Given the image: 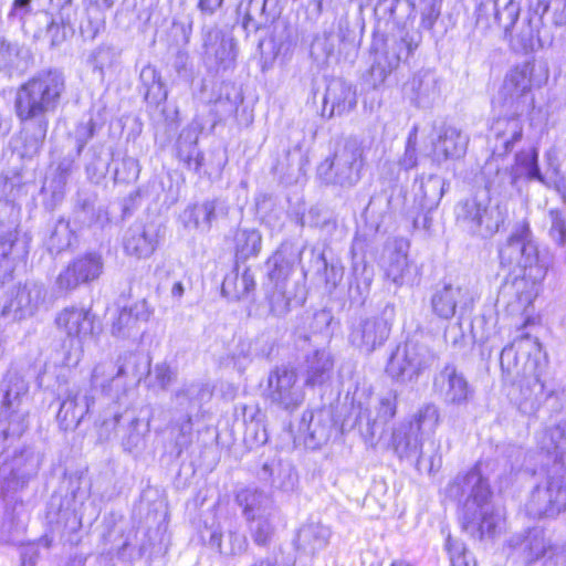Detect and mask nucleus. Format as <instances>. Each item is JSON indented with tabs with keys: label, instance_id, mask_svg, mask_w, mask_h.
<instances>
[{
	"label": "nucleus",
	"instance_id": "obj_34",
	"mask_svg": "<svg viewBox=\"0 0 566 566\" xmlns=\"http://www.w3.org/2000/svg\"><path fill=\"white\" fill-rule=\"evenodd\" d=\"M220 213H226L221 202L217 199H207L188 206L180 218L186 228L208 232Z\"/></svg>",
	"mask_w": 566,
	"mask_h": 566
},
{
	"label": "nucleus",
	"instance_id": "obj_9",
	"mask_svg": "<svg viewBox=\"0 0 566 566\" xmlns=\"http://www.w3.org/2000/svg\"><path fill=\"white\" fill-rule=\"evenodd\" d=\"M437 360L434 352L415 340L397 346L386 366L387 375L396 382L408 385L416 382L420 375Z\"/></svg>",
	"mask_w": 566,
	"mask_h": 566
},
{
	"label": "nucleus",
	"instance_id": "obj_31",
	"mask_svg": "<svg viewBox=\"0 0 566 566\" xmlns=\"http://www.w3.org/2000/svg\"><path fill=\"white\" fill-rule=\"evenodd\" d=\"M523 123L520 116L501 117L493 122L490 129V140H494L493 154L505 156L514 144L522 139Z\"/></svg>",
	"mask_w": 566,
	"mask_h": 566
},
{
	"label": "nucleus",
	"instance_id": "obj_54",
	"mask_svg": "<svg viewBox=\"0 0 566 566\" xmlns=\"http://www.w3.org/2000/svg\"><path fill=\"white\" fill-rule=\"evenodd\" d=\"M32 1L33 0H13L8 13V20L11 23H18L25 34L29 33L28 22L32 18L42 20L41 14L43 12H35Z\"/></svg>",
	"mask_w": 566,
	"mask_h": 566
},
{
	"label": "nucleus",
	"instance_id": "obj_21",
	"mask_svg": "<svg viewBox=\"0 0 566 566\" xmlns=\"http://www.w3.org/2000/svg\"><path fill=\"white\" fill-rule=\"evenodd\" d=\"M39 465L38 457L30 450H23L19 454H14L11 460L4 461L0 465L2 490L11 492L23 488L36 474Z\"/></svg>",
	"mask_w": 566,
	"mask_h": 566
},
{
	"label": "nucleus",
	"instance_id": "obj_18",
	"mask_svg": "<svg viewBox=\"0 0 566 566\" xmlns=\"http://www.w3.org/2000/svg\"><path fill=\"white\" fill-rule=\"evenodd\" d=\"M433 389L440 399L451 407H463L474 396L467 377L453 364H447L433 379Z\"/></svg>",
	"mask_w": 566,
	"mask_h": 566
},
{
	"label": "nucleus",
	"instance_id": "obj_56",
	"mask_svg": "<svg viewBox=\"0 0 566 566\" xmlns=\"http://www.w3.org/2000/svg\"><path fill=\"white\" fill-rule=\"evenodd\" d=\"M515 163L521 167L530 180H537L545 184L544 176L538 167V151L535 148L518 151L515 155Z\"/></svg>",
	"mask_w": 566,
	"mask_h": 566
},
{
	"label": "nucleus",
	"instance_id": "obj_2",
	"mask_svg": "<svg viewBox=\"0 0 566 566\" xmlns=\"http://www.w3.org/2000/svg\"><path fill=\"white\" fill-rule=\"evenodd\" d=\"M140 359L139 355L125 352L117 359L98 361L91 374L90 390L73 385L63 394L56 415L60 428L64 431L74 430L86 415L94 412L96 401L92 392L96 389L102 392L98 400H127V378L138 374Z\"/></svg>",
	"mask_w": 566,
	"mask_h": 566
},
{
	"label": "nucleus",
	"instance_id": "obj_7",
	"mask_svg": "<svg viewBox=\"0 0 566 566\" xmlns=\"http://www.w3.org/2000/svg\"><path fill=\"white\" fill-rule=\"evenodd\" d=\"M501 369L506 380L517 382L521 398L520 407L526 411H535L549 397L555 395L554 389H547L542 380L538 363L527 357L522 368L515 352V343L505 346L500 356Z\"/></svg>",
	"mask_w": 566,
	"mask_h": 566
},
{
	"label": "nucleus",
	"instance_id": "obj_53",
	"mask_svg": "<svg viewBox=\"0 0 566 566\" xmlns=\"http://www.w3.org/2000/svg\"><path fill=\"white\" fill-rule=\"evenodd\" d=\"M209 545L226 556L242 555L249 547L247 537L238 532H229L227 546L222 544V535L213 532L210 535Z\"/></svg>",
	"mask_w": 566,
	"mask_h": 566
},
{
	"label": "nucleus",
	"instance_id": "obj_10",
	"mask_svg": "<svg viewBox=\"0 0 566 566\" xmlns=\"http://www.w3.org/2000/svg\"><path fill=\"white\" fill-rule=\"evenodd\" d=\"M364 166V148L356 138H349L338 147L332 158H327L318 167L319 176L331 184L340 187H353L361 178Z\"/></svg>",
	"mask_w": 566,
	"mask_h": 566
},
{
	"label": "nucleus",
	"instance_id": "obj_16",
	"mask_svg": "<svg viewBox=\"0 0 566 566\" xmlns=\"http://www.w3.org/2000/svg\"><path fill=\"white\" fill-rule=\"evenodd\" d=\"M266 392L272 405L286 411L298 408L304 400L297 373L287 366L276 367L269 374Z\"/></svg>",
	"mask_w": 566,
	"mask_h": 566
},
{
	"label": "nucleus",
	"instance_id": "obj_30",
	"mask_svg": "<svg viewBox=\"0 0 566 566\" xmlns=\"http://www.w3.org/2000/svg\"><path fill=\"white\" fill-rule=\"evenodd\" d=\"M212 396L208 384L202 381H190L182 384L176 389L171 397L174 409L180 415H197L203 402Z\"/></svg>",
	"mask_w": 566,
	"mask_h": 566
},
{
	"label": "nucleus",
	"instance_id": "obj_17",
	"mask_svg": "<svg viewBox=\"0 0 566 566\" xmlns=\"http://www.w3.org/2000/svg\"><path fill=\"white\" fill-rule=\"evenodd\" d=\"M104 263L102 255L88 252L75 258L60 272L55 284L60 292L70 293L78 286L97 280L103 273Z\"/></svg>",
	"mask_w": 566,
	"mask_h": 566
},
{
	"label": "nucleus",
	"instance_id": "obj_48",
	"mask_svg": "<svg viewBox=\"0 0 566 566\" xmlns=\"http://www.w3.org/2000/svg\"><path fill=\"white\" fill-rule=\"evenodd\" d=\"M439 421L440 413L438 407L433 403H427L418 409L408 424L424 440L434 434Z\"/></svg>",
	"mask_w": 566,
	"mask_h": 566
},
{
	"label": "nucleus",
	"instance_id": "obj_45",
	"mask_svg": "<svg viewBox=\"0 0 566 566\" xmlns=\"http://www.w3.org/2000/svg\"><path fill=\"white\" fill-rule=\"evenodd\" d=\"M322 416V412L314 415L312 411H305L300 424V431L306 433V439L313 448L325 443L331 437L332 426L329 421H323Z\"/></svg>",
	"mask_w": 566,
	"mask_h": 566
},
{
	"label": "nucleus",
	"instance_id": "obj_55",
	"mask_svg": "<svg viewBox=\"0 0 566 566\" xmlns=\"http://www.w3.org/2000/svg\"><path fill=\"white\" fill-rule=\"evenodd\" d=\"M72 239L73 231L70 228V222L60 219L48 239V249L51 253L57 254L71 245Z\"/></svg>",
	"mask_w": 566,
	"mask_h": 566
},
{
	"label": "nucleus",
	"instance_id": "obj_63",
	"mask_svg": "<svg viewBox=\"0 0 566 566\" xmlns=\"http://www.w3.org/2000/svg\"><path fill=\"white\" fill-rule=\"evenodd\" d=\"M446 547L450 555L451 566H476V560L461 542L448 537Z\"/></svg>",
	"mask_w": 566,
	"mask_h": 566
},
{
	"label": "nucleus",
	"instance_id": "obj_61",
	"mask_svg": "<svg viewBox=\"0 0 566 566\" xmlns=\"http://www.w3.org/2000/svg\"><path fill=\"white\" fill-rule=\"evenodd\" d=\"M126 420L128 421V428L127 433L122 439V444L126 451L133 452L144 446V433L138 429L140 421L135 415L128 413Z\"/></svg>",
	"mask_w": 566,
	"mask_h": 566
},
{
	"label": "nucleus",
	"instance_id": "obj_11",
	"mask_svg": "<svg viewBox=\"0 0 566 566\" xmlns=\"http://www.w3.org/2000/svg\"><path fill=\"white\" fill-rule=\"evenodd\" d=\"M395 317V305L388 303L378 315L355 318L349 326V343L366 355L374 353L387 342Z\"/></svg>",
	"mask_w": 566,
	"mask_h": 566
},
{
	"label": "nucleus",
	"instance_id": "obj_29",
	"mask_svg": "<svg viewBox=\"0 0 566 566\" xmlns=\"http://www.w3.org/2000/svg\"><path fill=\"white\" fill-rule=\"evenodd\" d=\"M406 97L417 107L428 108L439 96L438 81L430 70L417 72L405 85Z\"/></svg>",
	"mask_w": 566,
	"mask_h": 566
},
{
	"label": "nucleus",
	"instance_id": "obj_8",
	"mask_svg": "<svg viewBox=\"0 0 566 566\" xmlns=\"http://www.w3.org/2000/svg\"><path fill=\"white\" fill-rule=\"evenodd\" d=\"M353 410L356 412L355 424L358 427L366 441H373L375 437L381 436L387 424L397 413V394L388 391L375 399L356 392L353 398Z\"/></svg>",
	"mask_w": 566,
	"mask_h": 566
},
{
	"label": "nucleus",
	"instance_id": "obj_15",
	"mask_svg": "<svg viewBox=\"0 0 566 566\" xmlns=\"http://www.w3.org/2000/svg\"><path fill=\"white\" fill-rule=\"evenodd\" d=\"M28 394L27 382L12 375L7 377L0 388V423L10 421L12 436H21L27 429L28 409L24 399Z\"/></svg>",
	"mask_w": 566,
	"mask_h": 566
},
{
	"label": "nucleus",
	"instance_id": "obj_28",
	"mask_svg": "<svg viewBox=\"0 0 566 566\" xmlns=\"http://www.w3.org/2000/svg\"><path fill=\"white\" fill-rule=\"evenodd\" d=\"M32 63L33 55L27 45L0 36V73L9 78L21 76Z\"/></svg>",
	"mask_w": 566,
	"mask_h": 566
},
{
	"label": "nucleus",
	"instance_id": "obj_46",
	"mask_svg": "<svg viewBox=\"0 0 566 566\" xmlns=\"http://www.w3.org/2000/svg\"><path fill=\"white\" fill-rule=\"evenodd\" d=\"M255 289L253 273L245 269L241 274L232 272L228 274L222 282V294L231 300H241L247 297Z\"/></svg>",
	"mask_w": 566,
	"mask_h": 566
},
{
	"label": "nucleus",
	"instance_id": "obj_64",
	"mask_svg": "<svg viewBox=\"0 0 566 566\" xmlns=\"http://www.w3.org/2000/svg\"><path fill=\"white\" fill-rule=\"evenodd\" d=\"M207 59L213 60L214 64L223 69H228L235 59L233 40L224 38Z\"/></svg>",
	"mask_w": 566,
	"mask_h": 566
},
{
	"label": "nucleus",
	"instance_id": "obj_1",
	"mask_svg": "<svg viewBox=\"0 0 566 566\" xmlns=\"http://www.w3.org/2000/svg\"><path fill=\"white\" fill-rule=\"evenodd\" d=\"M65 92V76L57 69L41 70L17 88L14 112L22 124L21 157L39 154L48 134L49 116L59 109Z\"/></svg>",
	"mask_w": 566,
	"mask_h": 566
},
{
	"label": "nucleus",
	"instance_id": "obj_38",
	"mask_svg": "<svg viewBox=\"0 0 566 566\" xmlns=\"http://www.w3.org/2000/svg\"><path fill=\"white\" fill-rule=\"evenodd\" d=\"M235 502L241 507L245 522L277 511L271 496L256 489L240 490Z\"/></svg>",
	"mask_w": 566,
	"mask_h": 566
},
{
	"label": "nucleus",
	"instance_id": "obj_50",
	"mask_svg": "<svg viewBox=\"0 0 566 566\" xmlns=\"http://www.w3.org/2000/svg\"><path fill=\"white\" fill-rule=\"evenodd\" d=\"M233 242L237 258L247 260L259 254L262 237L255 229H238L234 233Z\"/></svg>",
	"mask_w": 566,
	"mask_h": 566
},
{
	"label": "nucleus",
	"instance_id": "obj_43",
	"mask_svg": "<svg viewBox=\"0 0 566 566\" xmlns=\"http://www.w3.org/2000/svg\"><path fill=\"white\" fill-rule=\"evenodd\" d=\"M30 180L20 170L0 175V203L14 208V203L28 195Z\"/></svg>",
	"mask_w": 566,
	"mask_h": 566
},
{
	"label": "nucleus",
	"instance_id": "obj_33",
	"mask_svg": "<svg viewBox=\"0 0 566 566\" xmlns=\"http://www.w3.org/2000/svg\"><path fill=\"white\" fill-rule=\"evenodd\" d=\"M203 130V124L193 118L180 133L177 147L178 157L187 167L198 172L203 163V154L198 149L199 136Z\"/></svg>",
	"mask_w": 566,
	"mask_h": 566
},
{
	"label": "nucleus",
	"instance_id": "obj_52",
	"mask_svg": "<svg viewBox=\"0 0 566 566\" xmlns=\"http://www.w3.org/2000/svg\"><path fill=\"white\" fill-rule=\"evenodd\" d=\"M266 265L270 283L279 287H285L286 281L293 271V263L285 258L282 249H279L269 258Z\"/></svg>",
	"mask_w": 566,
	"mask_h": 566
},
{
	"label": "nucleus",
	"instance_id": "obj_42",
	"mask_svg": "<svg viewBox=\"0 0 566 566\" xmlns=\"http://www.w3.org/2000/svg\"><path fill=\"white\" fill-rule=\"evenodd\" d=\"M392 448L400 459L420 462L423 439L407 424H401L392 433Z\"/></svg>",
	"mask_w": 566,
	"mask_h": 566
},
{
	"label": "nucleus",
	"instance_id": "obj_6",
	"mask_svg": "<svg viewBox=\"0 0 566 566\" xmlns=\"http://www.w3.org/2000/svg\"><path fill=\"white\" fill-rule=\"evenodd\" d=\"M520 3L515 0H482L476 7V27L489 30L499 25L514 50H527L533 44L531 19L518 21Z\"/></svg>",
	"mask_w": 566,
	"mask_h": 566
},
{
	"label": "nucleus",
	"instance_id": "obj_57",
	"mask_svg": "<svg viewBox=\"0 0 566 566\" xmlns=\"http://www.w3.org/2000/svg\"><path fill=\"white\" fill-rule=\"evenodd\" d=\"M71 163L63 161L57 167V175L42 187L43 192L51 191L54 205L61 202L64 198V188L71 170Z\"/></svg>",
	"mask_w": 566,
	"mask_h": 566
},
{
	"label": "nucleus",
	"instance_id": "obj_62",
	"mask_svg": "<svg viewBox=\"0 0 566 566\" xmlns=\"http://www.w3.org/2000/svg\"><path fill=\"white\" fill-rule=\"evenodd\" d=\"M355 285L360 295L368 294L374 281V268L364 260L355 261L353 264Z\"/></svg>",
	"mask_w": 566,
	"mask_h": 566
},
{
	"label": "nucleus",
	"instance_id": "obj_24",
	"mask_svg": "<svg viewBox=\"0 0 566 566\" xmlns=\"http://www.w3.org/2000/svg\"><path fill=\"white\" fill-rule=\"evenodd\" d=\"M160 224L156 222H135L124 235V250L137 259L149 258L158 248Z\"/></svg>",
	"mask_w": 566,
	"mask_h": 566
},
{
	"label": "nucleus",
	"instance_id": "obj_36",
	"mask_svg": "<svg viewBox=\"0 0 566 566\" xmlns=\"http://www.w3.org/2000/svg\"><path fill=\"white\" fill-rule=\"evenodd\" d=\"M416 269L408 259V244L403 241L396 242L385 263L386 279L396 286H402L413 281Z\"/></svg>",
	"mask_w": 566,
	"mask_h": 566
},
{
	"label": "nucleus",
	"instance_id": "obj_26",
	"mask_svg": "<svg viewBox=\"0 0 566 566\" xmlns=\"http://www.w3.org/2000/svg\"><path fill=\"white\" fill-rule=\"evenodd\" d=\"M108 221L107 210L97 205V193L88 188L78 189L74 202L73 222L80 227L103 229Z\"/></svg>",
	"mask_w": 566,
	"mask_h": 566
},
{
	"label": "nucleus",
	"instance_id": "obj_22",
	"mask_svg": "<svg viewBox=\"0 0 566 566\" xmlns=\"http://www.w3.org/2000/svg\"><path fill=\"white\" fill-rule=\"evenodd\" d=\"M55 324L80 349L82 342L94 333L95 315L83 306H67L57 313Z\"/></svg>",
	"mask_w": 566,
	"mask_h": 566
},
{
	"label": "nucleus",
	"instance_id": "obj_5",
	"mask_svg": "<svg viewBox=\"0 0 566 566\" xmlns=\"http://www.w3.org/2000/svg\"><path fill=\"white\" fill-rule=\"evenodd\" d=\"M516 176L507 168L495 169L493 178L488 177L485 190L460 201L455 206V220L460 228L472 235L488 238L496 233L509 217L507 205L499 201L491 206V192L505 191L513 186Z\"/></svg>",
	"mask_w": 566,
	"mask_h": 566
},
{
	"label": "nucleus",
	"instance_id": "obj_19",
	"mask_svg": "<svg viewBox=\"0 0 566 566\" xmlns=\"http://www.w3.org/2000/svg\"><path fill=\"white\" fill-rule=\"evenodd\" d=\"M46 289L42 283L28 281L17 287L15 293L3 306L2 315L21 321L35 315L45 305Z\"/></svg>",
	"mask_w": 566,
	"mask_h": 566
},
{
	"label": "nucleus",
	"instance_id": "obj_14",
	"mask_svg": "<svg viewBox=\"0 0 566 566\" xmlns=\"http://www.w3.org/2000/svg\"><path fill=\"white\" fill-rule=\"evenodd\" d=\"M421 42L417 30L402 31L398 38L386 43L382 52H377L370 67L374 85L382 84L387 76L396 70L401 61H406Z\"/></svg>",
	"mask_w": 566,
	"mask_h": 566
},
{
	"label": "nucleus",
	"instance_id": "obj_3",
	"mask_svg": "<svg viewBox=\"0 0 566 566\" xmlns=\"http://www.w3.org/2000/svg\"><path fill=\"white\" fill-rule=\"evenodd\" d=\"M499 258L501 266L511 270L501 286V296L514 297L521 306L531 304L546 268L539 263L538 248L526 221L515 226L501 245Z\"/></svg>",
	"mask_w": 566,
	"mask_h": 566
},
{
	"label": "nucleus",
	"instance_id": "obj_23",
	"mask_svg": "<svg viewBox=\"0 0 566 566\" xmlns=\"http://www.w3.org/2000/svg\"><path fill=\"white\" fill-rule=\"evenodd\" d=\"M510 546L516 552L520 559L532 566L542 562L556 546L542 528H530L524 534L514 535L510 539Z\"/></svg>",
	"mask_w": 566,
	"mask_h": 566
},
{
	"label": "nucleus",
	"instance_id": "obj_27",
	"mask_svg": "<svg viewBox=\"0 0 566 566\" xmlns=\"http://www.w3.org/2000/svg\"><path fill=\"white\" fill-rule=\"evenodd\" d=\"M356 91L340 78L328 82L323 98L322 116L332 118L349 113L356 107Z\"/></svg>",
	"mask_w": 566,
	"mask_h": 566
},
{
	"label": "nucleus",
	"instance_id": "obj_12",
	"mask_svg": "<svg viewBox=\"0 0 566 566\" xmlns=\"http://www.w3.org/2000/svg\"><path fill=\"white\" fill-rule=\"evenodd\" d=\"M547 78L545 69L532 62H526L511 70L504 80L502 93L515 112H524L533 106L531 90L541 86Z\"/></svg>",
	"mask_w": 566,
	"mask_h": 566
},
{
	"label": "nucleus",
	"instance_id": "obj_60",
	"mask_svg": "<svg viewBox=\"0 0 566 566\" xmlns=\"http://www.w3.org/2000/svg\"><path fill=\"white\" fill-rule=\"evenodd\" d=\"M301 226L318 228L327 234H332L337 227L336 220L329 216H323L318 208H311L308 212L301 218Z\"/></svg>",
	"mask_w": 566,
	"mask_h": 566
},
{
	"label": "nucleus",
	"instance_id": "obj_40",
	"mask_svg": "<svg viewBox=\"0 0 566 566\" xmlns=\"http://www.w3.org/2000/svg\"><path fill=\"white\" fill-rule=\"evenodd\" d=\"M332 531L321 522L310 521L305 523L297 533L295 541L297 549L308 555H315L317 552L327 547Z\"/></svg>",
	"mask_w": 566,
	"mask_h": 566
},
{
	"label": "nucleus",
	"instance_id": "obj_59",
	"mask_svg": "<svg viewBox=\"0 0 566 566\" xmlns=\"http://www.w3.org/2000/svg\"><path fill=\"white\" fill-rule=\"evenodd\" d=\"M140 166L137 159L133 157H124L115 167L113 179L117 182H134L138 179Z\"/></svg>",
	"mask_w": 566,
	"mask_h": 566
},
{
	"label": "nucleus",
	"instance_id": "obj_41",
	"mask_svg": "<svg viewBox=\"0 0 566 566\" xmlns=\"http://www.w3.org/2000/svg\"><path fill=\"white\" fill-rule=\"evenodd\" d=\"M334 358L326 349H317L308 354L305 359V384L307 386L323 385L333 375Z\"/></svg>",
	"mask_w": 566,
	"mask_h": 566
},
{
	"label": "nucleus",
	"instance_id": "obj_39",
	"mask_svg": "<svg viewBox=\"0 0 566 566\" xmlns=\"http://www.w3.org/2000/svg\"><path fill=\"white\" fill-rule=\"evenodd\" d=\"M415 201L423 211L430 212L436 209L446 191L448 184L438 175H422L416 180Z\"/></svg>",
	"mask_w": 566,
	"mask_h": 566
},
{
	"label": "nucleus",
	"instance_id": "obj_13",
	"mask_svg": "<svg viewBox=\"0 0 566 566\" xmlns=\"http://www.w3.org/2000/svg\"><path fill=\"white\" fill-rule=\"evenodd\" d=\"M526 513L533 518H554L566 511V479L549 475L537 484L525 504Z\"/></svg>",
	"mask_w": 566,
	"mask_h": 566
},
{
	"label": "nucleus",
	"instance_id": "obj_20",
	"mask_svg": "<svg viewBox=\"0 0 566 566\" xmlns=\"http://www.w3.org/2000/svg\"><path fill=\"white\" fill-rule=\"evenodd\" d=\"M474 303V295L469 287L444 284L431 296L432 312L442 319H451L457 314L463 316Z\"/></svg>",
	"mask_w": 566,
	"mask_h": 566
},
{
	"label": "nucleus",
	"instance_id": "obj_47",
	"mask_svg": "<svg viewBox=\"0 0 566 566\" xmlns=\"http://www.w3.org/2000/svg\"><path fill=\"white\" fill-rule=\"evenodd\" d=\"M238 12L243 14L242 28L248 34L255 33L269 24L266 0H249L244 8L242 4L239 6Z\"/></svg>",
	"mask_w": 566,
	"mask_h": 566
},
{
	"label": "nucleus",
	"instance_id": "obj_37",
	"mask_svg": "<svg viewBox=\"0 0 566 566\" xmlns=\"http://www.w3.org/2000/svg\"><path fill=\"white\" fill-rule=\"evenodd\" d=\"M150 314L147 302L144 300L129 307H123L112 324V334L122 338L136 336L139 333L140 323L147 322Z\"/></svg>",
	"mask_w": 566,
	"mask_h": 566
},
{
	"label": "nucleus",
	"instance_id": "obj_44",
	"mask_svg": "<svg viewBox=\"0 0 566 566\" xmlns=\"http://www.w3.org/2000/svg\"><path fill=\"white\" fill-rule=\"evenodd\" d=\"M537 443L543 451L554 457V461H560L566 447V421H560L539 432Z\"/></svg>",
	"mask_w": 566,
	"mask_h": 566
},
{
	"label": "nucleus",
	"instance_id": "obj_58",
	"mask_svg": "<svg viewBox=\"0 0 566 566\" xmlns=\"http://www.w3.org/2000/svg\"><path fill=\"white\" fill-rule=\"evenodd\" d=\"M25 523L22 518L17 520L12 514L7 513L0 530V541L9 544L22 543V534Z\"/></svg>",
	"mask_w": 566,
	"mask_h": 566
},
{
	"label": "nucleus",
	"instance_id": "obj_4",
	"mask_svg": "<svg viewBox=\"0 0 566 566\" xmlns=\"http://www.w3.org/2000/svg\"><path fill=\"white\" fill-rule=\"evenodd\" d=\"M449 494L453 497L468 495L460 520L462 528L472 537H493L501 531L504 512L491 504L492 492L480 465H475L463 475L459 474L449 485Z\"/></svg>",
	"mask_w": 566,
	"mask_h": 566
},
{
	"label": "nucleus",
	"instance_id": "obj_32",
	"mask_svg": "<svg viewBox=\"0 0 566 566\" xmlns=\"http://www.w3.org/2000/svg\"><path fill=\"white\" fill-rule=\"evenodd\" d=\"M98 406L102 410L95 420V429L98 440L105 442L115 436L119 421L126 420L129 402L128 400H98Z\"/></svg>",
	"mask_w": 566,
	"mask_h": 566
},
{
	"label": "nucleus",
	"instance_id": "obj_25",
	"mask_svg": "<svg viewBox=\"0 0 566 566\" xmlns=\"http://www.w3.org/2000/svg\"><path fill=\"white\" fill-rule=\"evenodd\" d=\"M29 254V238L17 229L0 230V283L10 280L17 262Z\"/></svg>",
	"mask_w": 566,
	"mask_h": 566
},
{
	"label": "nucleus",
	"instance_id": "obj_49",
	"mask_svg": "<svg viewBox=\"0 0 566 566\" xmlns=\"http://www.w3.org/2000/svg\"><path fill=\"white\" fill-rule=\"evenodd\" d=\"M277 518L279 511L273 512L271 515L268 514L247 521L250 536L256 546L266 547L270 545L275 534V522Z\"/></svg>",
	"mask_w": 566,
	"mask_h": 566
},
{
	"label": "nucleus",
	"instance_id": "obj_35",
	"mask_svg": "<svg viewBox=\"0 0 566 566\" xmlns=\"http://www.w3.org/2000/svg\"><path fill=\"white\" fill-rule=\"evenodd\" d=\"M469 137L461 129L446 126L433 143V159L438 163L460 159L467 153Z\"/></svg>",
	"mask_w": 566,
	"mask_h": 566
},
{
	"label": "nucleus",
	"instance_id": "obj_51",
	"mask_svg": "<svg viewBox=\"0 0 566 566\" xmlns=\"http://www.w3.org/2000/svg\"><path fill=\"white\" fill-rule=\"evenodd\" d=\"M41 17L46 23L43 38L49 41L51 48H57L73 36V25L66 22L62 17L52 18L48 13H42Z\"/></svg>",
	"mask_w": 566,
	"mask_h": 566
}]
</instances>
